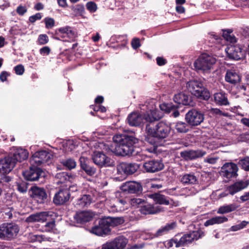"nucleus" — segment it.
Returning <instances> with one entry per match:
<instances>
[{
  "mask_svg": "<svg viewBox=\"0 0 249 249\" xmlns=\"http://www.w3.org/2000/svg\"><path fill=\"white\" fill-rule=\"evenodd\" d=\"M178 105H175L171 102H164L160 105V109L166 113H169L171 112L172 110H174V109L178 108Z\"/></svg>",
  "mask_w": 249,
  "mask_h": 249,
  "instance_id": "40",
  "label": "nucleus"
},
{
  "mask_svg": "<svg viewBox=\"0 0 249 249\" xmlns=\"http://www.w3.org/2000/svg\"><path fill=\"white\" fill-rule=\"evenodd\" d=\"M157 64L159 66H162L165 65L167 63V61L166 59L163 57L158 56L156 58Z\"/></svg>",
  "mask_w": 249,
  "mask_h": 249,
  "instance_id": "55",
  "label": "nucleus"
},
{
  "mask_svg": "<svg viewBox=\"0 0 249 249\" xmlns=\"http://www.w3.org/2000/svg\"><path fill=\"white\" fill-rule=\"evenodd\" d=\"M19 231V226L16 223H2L0 225V239L11 241L16 238Z\"/></svg>",
  "mask_w": 249,
  "mask_h": 249,
  "instance_id": "7",
  "label": "nucleus"
},
{
  "mask_svg": "<svg viewBox=\"0 0 249 249\" xmlns=\"http://www.w3.org/2000/svg\"><path fill=\"white\" fill-rule=\"evenodd\" d=\"M120 189L125 193L137 195L141 194L142 191L141 184L136 181H127L123 183L120 187Z\"/></svg>",
  "mask_w": 249,
  "mask_h": 249,
  "instance_id": "17",
  "label": "nucleus"
},
{
  "mask_svg": "<svg viewBox=\"0 0 249 249\" xmlns=\"http://www.w3.org/2000/svg\"><path fill=\"white\" fill-rule=\"evenodd\" d=\"M145 116L146 115H144V117H143L140 113L133 112L128 115L126 122L130 126L137 127L141 124L143 119H145Z\"/></svg>",
  "mask_w": 249,
  "mask_h": 249,
  "instance_id": "26",
  "label": "nucleus"
},
{
  "mask_svg": "<svg viewBox=\"0 0 249 249\" xmlns=\"http://www.w3.org/2000/svg\"><path fill=\"white\" fill-rule=\"evenodd\" d=\"M28 152L27 150L18 148L14 149V151L9 154V155L12 158V160L15 161V164L17 162H21L26 160L28 157Z\"/></svg>",
  "mask_w": 249,
  "mask_h": 249,
  "instance_id": "27",
  "label": "nucleus"
},
{
  "mask_svg": "<svg viewBox=\"0 0 249 249\" xmlns=\"http://www.w3.org/2000/svg\"><path fill=\"white\" fill-rule=\"evenodd\" d=\"M206 152L201 150H187L180 153V157L185 161L193 160L200 158L206 154Z\"/></svg>",
  "mask_w": 249,
  "mask_h": 249,
  "instance_id": "21",
  "label": "nucleus"
},
{
  "mask_svg": "<svg viewBox=\"0 0 249 249\" xmlns=\"http://www.w3.org/2000/svg\"><path fill=\"white\" fill-rule=\"evenodd\" d=\"M225 51L228 57L231 59L238 60L246 57L247 52L239 45H230Z\"/></svg>",
  "mask_w": 249,
  "mask_h": 249,
  "instance_id": "13",
  "label": "nucleus"
},
{
  "mask_svg": "<svg viewBox=\"0 0 249 249\" xmlns=\"http://www.w3.org/2000/svg\"><path fill=\"white\" fill-rule=\"evenodd\" d=\"M92 159L93 162L99 168L113 167L115 166V161L102 152H94L92 155Z\"/></svg>",
  "mask_w": 249,
  "mask_h": 249,
  "instance_id": "9",
  "label": "nucleus"
},
{
  "mask_svg": "<svg viewBox=\"0 0 249 249\" xmlns=\"http://www.w3.org/2000/svg\"><path fill=\"white\" fill-rule=\"evenodd\" d=\"M249 185V182L248 180L237 181L228 186L227 188L226 191H228V193L230 195H233L235 193L247 188Z\"/></svg>",
  "mask_w": 249,
  "mask_h": 249,
  "instance_id": "29",
  "label": "nucleus"
},
{
  "mask_svg": "<svg viewBox=\"0 0 249 249\" xmlns=\"http://www.w3.org/2000/svg\"><path fill=\"white\" fill-rule=\"evenodd\" d=\"M139 165L136 163L123 162L117 167L118 171L126 175H132L139 168Z\"/></svg>",
  "mask_w": 249,
  "mask_h": 249,
  "instance_id": "23",
  "label": "nucleus"
},
{
  "mask_svg": "<svg viewBox=\"0 0 249 249\" xmlns=\"http://www.w3.org/2000/svg\"><path fill=\"white\" fill-rule=\"evenodd\" d=\"M232 32V31L230 30H223L222 36L225 40H226L227 38L229 37Z\"/></svg>",
  "mask_w": 249,
  "mask_h": 249,
  "instance_id": "60",
  "label": "nucleus"
},
{
  "mask_svg": "<svg viewBox=\"0 0 249 249\" xmlns=\"http://www.w3.org/2000/svg\"><path fill=\"white\" fill-rule=\"evenodd\" d=\"M181 181L184 184H194L197 182V179L194 174H187L182 177Z\"/></svg>",
  "mask_w": 249,
  "mask_h": 249,
  "instance_id": "39",
  "label": "nucleus"
},
{
  "mask_svg": "<svg viewBox=\"0 0 249 249\" xmlns=\"http://www.w3.org/2000/svg\"><path fill=\"white\" fill-rule=\"evenodd\" d=\"M176 226L175 222L167 223L164 226L161 227L155 233L153 237L157 238L167 233L170 231L173 230Z\"/></svg>",
  "mask_w": 249,
  "mask_h": 249,
  "instance_id": "34",
  "label": "nucleus"
},
{
  "mask_svg": "<svg viewBox=\"0 0 249 249\" xmlns=\"http://www.w3.org/2000/svg\"><path fill=\"white\" fill-rule=\"evenodd\" d=\"M228 219L224 216H217L211 218L207 220L204 223V226L206 227L214 224H219L228 221Z\"/></svg>",
  "mask_w": 249,
  "mask_h": 249,
  "instance_id": "36",
  "label": "nucleus"
},
{
  "mask_svg": "<svg viewBox=\"0 0 249 249\" xmlns=\"http://www.w3.org/2000/svg\"><path fill=\"white\" fill-rule=\"evenodd\" d=\"M56 178L59 179L57 181L58 184H62L72 178L71 174H69L66 172H61L58 173L55 175Z\"/></svg>",
  "mask_w": 249,
  "mask_h": 249,
  "instance_id": "38",
  "label": "nucleus"
},
{
  "mask_svg": "<svg viewBox=\"0 0 249 249\" xmlns=\"http://www.w3.org/2000/svg\"><path fill=\"white\" fill-rule=\"evenodd\" d=\"M43 21L45 25V28L47 29H52L55 25V20L52 18L46 17Z\"/></svg>",
  "mask_w": 249,
  "mask_h": 249,
  "instance_id": "45",
  "label": "nucleus"
},
{
  "mask_svg": "<svg viewBox=\"0 0 249 249\" xmlns=\"http://www.w3.org/2000/svg\"><path fill=\"white\" fill-rule=\"evenodd\" d=\"M53 155L51 152L41 150L35 152L30 159L31 165L39 166L45 163L51 162Z\"/></svg>",
  "mask_w": 249,
  "mask_h": 249,
  "instance_id": "8",
  "label": "nucleus"
},
{
  "mask_svg": "<svg viewBox=\"0 0 249 249\" xmlns=\"http://www.w3.org/2000/svg\"><path fill=\"white\" fill-rule=\"evenodd\" d=\"M127 243V239L125 237L119 236L114 240L103 244L102 249H124Z\"/></svg>",
  "mask_w": 249,
  "mask_h": 249,
  "instance_id": "14",
  "label": "nucleus"
},
{
  "mask_svg": "<svg viewBox=\"0 0 249 249\" xmlns=\"http://www.w3.org/2000/svg\"><path fill=\"white\" fill-rule=\"evenodd\" d=\"M104 100V98L103 96L98 95L97 97L95 99L94 102L96 104H102Z\"/></svg>",
  "mask_w": 249,
  "mask_h": 249,
  "instance_id": "63",
  "label": "nucleus"
},
{
  "mask_svg": "<svg viewBox=\"0 0 249 249\" xmlns=\"http://www.w3.org/2000/svg\"><path fill=\"white\" fill-rule=\"evenodd\" d=\"M115 38H116V41L117 42H121V44L120 45L121 47L124 48V47L126 44L128 43V40L127 39V37L125 36L124 35H120L118 36H115Z\"/></svg>",
  "mask_w": 249,
  "mask_h": 249,
  "instance_id": "47",
  "label": "nucleus"
},
{
  "mask_svg": "<svg viewBox=\"0 0 249 249\" xmlns=\"http://www.w3.org/2000/svg\"><path fill=\"white\" fill-rule=\"evenodd\" d=\"M14 70L16 74L19 75H22L25 71L24 67L22 64H18L16 66Z\"/></svg>",
  "mask_w": 249,
  "mask_h": 249,
  "instance_id": "50",
  "label": "nucleus"
},
{
  "mask_svg": "<svg viewBox=\"0 0 249 249\" xmlns=\"http://www.w3.org/2000/svg\"><path fill=\"white\" fill-rule=\"evenodd\" d=\"M238 165L245 171H249V157L246 156L240 159Z\"/></svg>",
  "mask_w": 249,
  "mask_h": 249,
  "instance_id": "43",
  "label": "nucleus"
},
{
  "mask_svg": "<svg viewBox=\"0 0 249 249\" xmlns=\"http://www.w3.org/2000/svg\"><path fill=\"white\" fill-rule=\"evenodd\" d=\"M238 171L237 165L231 162L225 163L221 168L222 176L229 179L236 178L238 175Z\"/></svg>",
  "mask_w": 249,
  "mask_h": 249,
  "instance_id": "16",
  "label": "nucleus"
},
{
  "mask_svg": "<svg viewBox=\"0 0 249 249\" xmlns=\"http://www.w3.org/2000/svg\"><path fill=\"white\" fill-rule=\"evenodd\" d=\"M238 206L235 204L221 206L217 211V213L219 214H224L234 211L237 209Z\"/></svg>",
  "mask_w": 249,
  "mask_h": 249,
  "instance_id": "41",
  "label": "nucleus"
},
{
  "mask_svg": "<svg viewBox=\"0 0 249 249\" xmlns=\"http://www.w3.org/2000/svg\"><path fill=\"white\" fill-rule=\"evenodd\" d=\"M51 52V49L48 46H44L39 50V53L43 55H48Z\"/></svg>",
  "mask_w": 249,
  "mask_h": 249,
  "instance_id": "54",
  "label": "nucleus"
},
{
  "mask_svg": "<svg viewBox=\"0 0 249 249\" xmlns=\"http://www.w3.org/2000/svg\"><path fill=\"white\" fill-rule=\"evenodd\" d=\"M43 173L42 170L37 166L31 165L29 170L23 172L22 175L26 180L33 181L37 180Z\"/></svg>",
  "mask_w": 249,
  "mask_h": 249,
  "instance_id": "18",
  "label": "nucleus"
},
{
  "mask_svg": "<svg viewBox=\"0 0 249 249\" xmlns=\"http://www.w3.org/2000/svg\"><path fill=\"white\" fill-rule=\"evenodd\" d=\"M225 79L227 82L235 85L240 82L241 77L235 70H228L226 72Z\"/></svg>",
  "mask_w": 249,
  "mask_h": 249,
  "instance_id": "32",
  "label": "nucleus"
},
{
  "mask_svg": "<svg viewBox=\"0 0 249 249\" xmlns=\"http://www.w3.org/2000/svg\"><path fill=\"white\" fill-rule=\"evenodd\" d=\"M71 10L74 13L76 16H80L85 12L84 6L83 4H78L71 6Z\"/></svg>",
  "mask_w": 249,
  "mask_h": 249,
  "instance_id": "42",
  "label": "nucleus"
},
{
  "mask_svg": "<svg viewBox=\"0 0 249 249\" xmlns=\"http://www.w3.org/2000/svg\"><path fill=\"white\" fill-rule=\"evenodd\" d=\"M113 143L108 147L109 150L117 156H130L134 152L139 140L132 135H116L113 138Z\"/></svg>",
  "mask_w": 249,
  "mask_h": 249,
  "instance_id": "2",
  "label": "nucleus"
},
{
  "mask_svg": "<svg viewBox=\"0 0 249 249\" xmlns=\"http://www.w3.org/2000/svg\"><path fill=\"white\" fill-rule=\"evenodd\" d=\"M173 100L178 105L184 106L191 105L192 102V97L187 93L181 92L175 94Z\"/></svg>",
  "mask_w": 249,
  "mask_h": 249,
  "instance_id": "30",
  "label": "nucleus"
},
{
  "mask_svg": "<svg viewBox=\"0 0 249 249\" xmlns=\"http://www.w3.org/2000/svg\"><path fill=\"white\" fill-rule=\"evenodd\" d=\"M216 59L207 53H202L194 62V67L197 72L209 73L212 65L215 64Z\"/></svg>",
  "mask_w": 249,
  "mask_h": 249,
  "instance_id": "6",
  "label": "nucleus"
},
{
  "mask_svg": "<svg viewBox=\"0 0 249 249\" xmlns=\"http://www.w3.org/2000/svg\"><path fill=\"white\" fill-rule=\"evenodd\" d=\"M152 198L157 204L160 205H171L173 206L175 203L174 200L169 197L159 193L153 194Z\"/></svg>",
  "mask_w": 249,
  "mask_h": 249,
  "instance_id": "31",
  "label": "nucleus"
},
{
  "mask_svg": "<svg viewBox=\"0 0 249 249\" xmlns=\"http://www.w3.org/2000/svg\"><path fill=\"white\" fill-rule=\"evenodd\" d=\"M71 193L68 189H60L53 198L54 204L57 206L63 205L69 201Z\"/></svg>",
  "mask_w": 249,
  "mask_h": 249,
  "instance_id": "19",
  "label": "nucleus"
},
{
  "mask_svg": "<svg viewBox=\"0 0 249 249\" xmlns=\"http://www.w3.org/2000/svg\"><path fill=\"white\" fill-rule=\"evenodd\" d=\"M15 161L9 154L0 160V173L7 174L10 173L15 166Z\"/></svg>",
  "mask_w": 249,
  "mask_h": 249,
  "instance_id": "22",
  "label": "nucleus"
},
{
  "mask_svg": "<svg viewBox=\"0 0 249 249\" xmlns=\"http://www.w3.org/2000/svg\"><path fill=\"white\" fill-rule=\"evenodd\" d=\"M139 211L142 214H154L163 211V208L159 206L155 207L152 204L143 202L142 205L140 206Z\"/></svg>",
  "mask_w": 249,
  "mask_h": 249,
  "instance_id": "24",
  "label": "nucleus"
},
{
  "mask_svg": "<svg viewBox=\"0 0 249 249\" xmlns=\"http://www.w3.org/2000/svg\"><path fill=\"white\" fill-rule=\"evenodd\" d=\"M211 113L213 115H223L224 116H226L227 115L226 113H223L222 111L217 108H212L211 109Z\"/></svg>",
  "mask_w": 249,
  "mask_h": 249,
  "instance_id": "56",
  "label": "nucleus"
},
{
  "mask_svg": "<svg viewBox=\"0 0 249 249\" xmlns=\"http://www.w3.org/2000/svg\"><path fill=\"white\" fill-rule=\"evenodd\" d=\"M131 44L133 49L136 50L141 46L140 39L138 38H134L132 39Z\"/></svg>",
  "mask_w": 249,
  "mask_h": 249,
  "instance_id": "51",
  "label": "nucleus"
},
{
  "mask_svg": "<svg viewBox=\"0 0 249 249\" xmlns=\"http://www.w3.org/2000/svg\"><path fill=\"white\" fill-rule=\"evenodd\" d=\"M218 159V158H207L204 160V161L213 164L216 162Z\"/></svg>",
  "mask_w": 249,
  "mask_h": 249,
  "instance_id": "59",
  "label": "nucleus"
},
{
  "mask_svg": "<svg viewBox=\"0 0 249 249\" xmlns=\"http://www.w3.org/2000/svg\"><path fill=\"white\" fill-rule=\"evenodd\" d=\"M191 125L187 122L178 121L176 123L175 128L177 132L179 133H186L191 129Z\"/></svg>",
  "mask_w": 249,
  "mask_h": 249,
  "instance_id": "37",
  "label": "nucleus"
},
{
  "mask_svg": "<svg viewBox=\"0 0 249 249\" xmlns=\"http://www.w3.org/2000/svg\"><path fill=\"white\" fill-rule=\"evenodd\" d=\"M164 165L161 160H152L145 161L143 164V168L147 173H154L161 171Z\"/></svg>",
  "mask_w": 249,
  "mask_h": 249,
  "instance_id": "20",
  "label": "nucleus"
},
{
  "mask_svg": "<svg viewBox=\"0 0 249 249\" xmlns=\"http://www.w3.org/2000/svg\"><path fill=\"white\" fill-rule=\"evenodd\" d=\"M42 17L41 13H37L35 15L30 16L29 20L31 23H34L36 20L41 19Z\"/></svg>",
  "mask_w": 249,
  "mask_h": 249,
  "instance_id": "52",
  "label": "nucleus"
},
{
  "mask_svg": "<svg viewBox=\"0 0 249 249\" xmlns=\"http://www.w3.org/2000/svg\"><path fill=\"white\" fill-rule=\"evenodd\" d=\"M92 197L90 195H83L79 198L76 202V205L80 208L88 207L91 203Z\"/></svg>",
  "mask_w": 249,
  "mask_h": 249,
  "instance_id": "35",
  "label": "nucleus"
},
{
  "mask_svg": "<svg viewBox=\"0 0 249 249\" xmlns=\"http://www.w3.org/2000/svg\"><path fill=\"white\" fill-rule=\"evenodd\" d=\"M145 202L144 199H140V198H133L131 199V203L133 205L134 204H138L140 206L142 205V204Z\"/></svg>",
  "mask_w": 249,
  "mask_h": 249,
  "instance_id": "58",
  "label": "nucleus"
},
{
  "mask_svg": "<svg viewBox=\"0 0 249 249\" xmlns=\"http://www.w3.org/2000/svg\"><path fill=\"white\" fill-rule=\"evenodd\" d=\"M176 10L178 14L184 13L185 9L184 7L181 5H178L176 7Z\"/></svg>",
  "mask_w": 249,
  "mask_h": 249,
  "instance_id": "62",
  "label": "nucleus"
},
{
  "mask_svg": "<svg viewBox=\"0 0 249 249\" xmlns=\"http://www.w3.org/2000/svg\"><path fill=\"white\" fill-rule=\"evenodd\" d=\"M48 217V215L46 212H41L30 215L28 218V221L31 222L35 221L45 222V225L43 226L44 231H51L55 226V222L54 221L46 222Z\"/></svg>",
  "mask_w": 249,
  "mask_h": 249,
  "instance_id": "11",
  "label": "nucleus"
},
{
  "mask_svg": "<svg viewBox=\"0 0 249 249\" xmlns=\"http://www.w3.org/2000/svg\"><path fill=\"white\" fill-rule=\"evenodd\" d=\"M186 86L191 93L197 98L206 101L210 98L209 90L204 87V82L200 79L190 80Z\"/></svg>",
  "mask_w": 249,
  "mask_h": 249,
  "instance_id": "5",
  "label": "nucleus"
},
{
  "mask_svg": "<svg viewBox=\"0 0 249 249\" xmlns=\"http://www.w3.org/2000/svg\"><path fill=\"white\" fill-rule=\"evenodd\" d=\"M49 34L52 36L53 38L56 40H60L57 36H60L62 38L66 36L68 37L71 41H74L76 37L75 32L72 30L71 27L66 26L56 29L54 32H48Z\"/></svg>",
  "mask_w": 249,
  "mask_h": 249,
  "instance_id": "12",
  "label": "nucleus"
},
{
  "mask_svg": "<svg viewBox=\"0 0 249 249\" xmlns=\"http://www.w3.org/2000/svg\"><path fill=\"white\" fill-rule=\"evenodd\" d=\"M49 37L46 34H41L39 35L37 39V44L40 45H43L49 42Z\"/></svg>",
  "mask_w": 249,
  "mask_h": 249,
  "instance_id": "46",
  "label": "nucleus"
},
{
  "mask_svg": "<svg viewBox=\"0 0 249 249\" xmlns=\"http://www.w3.org/2000/svg\"><path fill=\"white\" fill-rule=\"evenodd\" d=\"M81 169L84 171L87 175L93 176L96 173V168L90 164L88 158L81 157L79 159Z\"/></svg>",
  "mask_w": 249,
  "mask_h": 249,
  "instance_id": "25",
  "label": "nucleus"
},
{
  "mask_svg": "<svg viewBox=\"0 0 249 249\" xmlns=\"http://www.w3.org/2000/svg\"><path fill=\"white\" fill-rule=\"evenodd\" d=\"M213 101L218 106H228L230 105L228 95L224 92L215 93L213 95Z\"/></svg>",
  "mask_w": 249,
  "mask_h": 249,
  "instance_id": "33",
  "label": "nucleus"
},
{
  "mask_svg": "<svg viewBox=\"0 0 249 249\" xmlns=\"http://www.w3.org/2000/svg\"><path fill=\"white\" fill-rule=\"evenodd\" d=\"M93 214L89 211L77 212L74 216V219L79 224H83L92 220Z\"/></svg>",
  "mask_w": 249,
  "mask_h": 249,
  "instance_id": "28",
  "label": "nucleus"
},
{
  "mask_svg": "<svg viewBox=\"0 0 249 249\" xmlns=\"http://www.w3.org/2000/svg\"><path fill=\"white\" fill-rule=\"evenodd\" d=\"M27 11V9L26 7L21 5H19L16 9L17 13L20 16L24 15Z\"/></svg>",
  "mask_w": 249,
  "mask_h": 249,
  "instance_id": "53",
  "label": "nucleus"
},
{
  "mask_svg": "<svg viewBox=\"0 0 249 249\" xmlns=\"http://www.w3.org/2000/svg\"><path fill=\"white\" fill-rule=\"evenodd\" d=\"M14 210V209L12 207L8 208L7 210H6V211H7L5 212V215H7L9 218H12L13 217L12 212Z\"/></svg>",
  "mask_w": 249,
  "mask_h": 249,
  "instance_id": "61",
  "label": "nucleus"
},
{
  "mask_svg": "<svg viewBox=\"0 0 249 249\" xmlns=\"http://www.w3.org/2000/svg\"><path fill=\"white\" fill-rule=\"evenodd\" d=\"M31 197L38 203L43 204L47 201V194L44 188L33 186L31 187Z\"/></svg>",
  "mask_w": 249,
  "mask_h": 249,
  "instance_id": "15",
  "label": "nucleus"
},
{
  "mask_svg": "<svg viewBox=\"0 0 249 249\" xmlns=\"http://www.w3.org/2000/svg\"><path fill=\"white\" fill-rule=\"evenodd\" d=\"M124 222L122 217H104L94 222L90 232L99 236L105 237L110 234L111 227L118 226Z\"/></svg>",
  "mask_w": 249,
  "mask_h": 249,
  "instance_id": "3",
  "label": "nucleus"
},
{
  "mask_svg": "<svg viewBox=\"0 0 249 249\" xmlns=\"http://www.w3.org/2000/svg\"><path fill=\"white\" fill-rule=\"evenodd\" d=\"M87 9L90 12H95L97 9V4L93 1H89L86 3Z\"/></svg>",
  "mask_w": 249,
  "mask_h": 249,
  "instance_id": "49",
  "label": "nucleus"
},
{
  "mask_svg": "<svg viewBox=\"0 0 249 249\" xmlns=\"http://www.w3.org/2000/svg\"><path fill=\"white\" fill-rule=\"evenodd\" d=\"M205 235V232L201 230L193 231L187 233L182 234L178 233L172 238L165 242V246L167 248L172 247L174 244L176 248L188 246L194 241L197 240Z\"/></svg>",
  "mask_w": 249,
  "mask_h": 249,
  "instance_id": "4",
  "label": "nucleus"
},
{
  "mask_svg": "<svg viewBox=\"0 0 249 249\" xmlns=\"http://www.w3.org/2000/svg\"><path fill=\"white\" fill-rule=\"evenodd\" d=\"M240 198L242 202H245L249 200V192H246L244 195L240 196Z\"/></svg>",
  "mask_w": 249,
  "mask_h": 249,
  "instance_id": "64",
  "label": "nucleus"
},
{
  "mask_svg": "<svg viewBox=\"0 0 249 249\" xmlns=\"http://www.w3.org/2000/svg\"><path fill=\"white\" fill-rule=\"evenodd\" d=\"M28 189V183L25 181H21L18 183L17 189L21 193L26 192Z\"/></svg>",
  "mask_w": 249,
  "mask_h": 249,
  "instance_id": "48",
  "label": "nucleus"
},
{
  "mask_svg": "<svg viewBox=\"0 0 249 249\" xmlns=\"http://www.w3.org/2000/svg\"><path fill=\"white\" fill-rule=\"evenodd\" d=\"M163 115L159 111L154 110L145 116V120L147 122L145 126L146 135L145 141L153 146L154 149L164 145L165 139L168 137L171 131L170 124L160 121L156 124L154 122L161 119Z\"/></svg>",
  "mask_w": 249,
  "mask_h": 249,
  "instance_id": "1",
  "label": "nucleus"
},
{
  "mask_svg": "<svg viewBox=\"0 0 249 249\" xmlns=\"http://www.w3.org/2000/svg\"><path fill=\"white\" fill-rule=\"evenodd\" d=\"M62 164L69 170H71L75 168L76 162L75 160L71 158H68L63 160L62 162Z\"/></svg>",
  "mask_w": 249,
  "mask_h": 249,
  "instance_id": "44",
  "label": "nucleus"
},
{
  "mask_svg": "<svg viewBox=\"0 0 249 249\" xmlns=\"http://www.w3.org/2000/svg\"><path fill=\"white\" fill-rule=\"evenodd\" d=\"M204 119V115L201 111L192 109L185 115V120L191 127L196 126L201 124Z\"/></svg>",
  "mask_w": 249,
  "mask_h": 249,
  "instance_id": "10",
  "label": "nucleus"
},
{
  "mask_svg": "<svg viewBox=\"0 0 249 249\" xmlns=\"http://www.w3.org/2000/svg\"><path fill=\"white\" fill-rule=\"evenodd\" d=\"M10 75V73L6 71H2L0 73V80L1 82H5L7 80L8 76Z\"/></svg>",
  "mask_w": 249,
  "mask_h": 249,
  "instance_id": "57",
  "label": "nucleus"
}]
</instances>
